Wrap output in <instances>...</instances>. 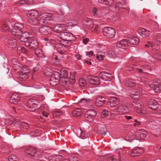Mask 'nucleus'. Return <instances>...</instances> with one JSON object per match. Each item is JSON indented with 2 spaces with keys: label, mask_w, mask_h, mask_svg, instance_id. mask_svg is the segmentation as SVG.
Listing matches in <instances>:
<instances>
[{
  "label": "nucleus",
  "mask_w": 161,
  "mask_h": 161,
  "mask_svg": "<svg viewBox=\"0 0 161 161\" xmlns=\"http://www.w3.org/2000/svg\"><path fill=\"white\" fill-rule=\"evenodd\" d=\"M108 55L109 56H113L114 57H115L116 56L115 53L112 50H110L109 52Z\"/></svg>",
  "instance_id": "obj_52"
},
{
  "label": "nucleus",
  "mask_w": 161,
  "mask_h": 161,
  "mask_svg": "<svg viewBox=\"0 0 161 161\" xmlns=\"http://www.w3.org/2000/svg\"><path fill=\"white\" fill-rule=\"evenodd\" d=\"M82 114L81 110L80 108H76L72 112L73 116L78 117L81 115Z\"/></svg>",
  "instance_id": "obj_30"
},
{
  "label": "nucleus",
  "mask_w": 161,
  "mask_h": 161,
  "mask_svg": "<svg viewBox=\"0 0 161 161\" xmlns=\"http://www.w3.org/2000/svg\"><path fill=\"white\" fill-rule=\"evenodd\" d=\"M142 104L143 103L142 102L140 101H137L133 102L132 106L136 109L137 112L140 113L142 111Z\"/></svg>",
  "instance_id": "obj_15"
},
{
  "label": "nucleus",
  "mask_w": 161,
  "mask_h": 161,
  "mask_svg": "<svg viewBox=\"0 0 161 161\" xmlns=\"http://www.w3.org/2000/svg\"><path fill=\"white\" fill-rule=\"evenodd\" d=\"M65 22L66 24V25L68 26H72L74 24V23L70 21L69 18H66L65 19Z\"/></svg>",
  "instance_id": "obj_42"
},
{
  "label": "nucleus",
  "mask_w": 161,
  "mask_h": 161,
  "mask_svg": "<svg viewBox=\"0 0 161 161\" xmlns=\"http://www.w3.org/2000/svg\"><path fill=\"white\" fill-rule=\"evenodd\" d=\"M17 52L18 53H25L27 54H28V51L24 47H18L17 48Z\"/></svg>",
  "instance_id": "obj_35"
},
{
  "label": "nucleus",
  "mask_w": 161,
  "mask_h": 161,
  "mask_svg": "<svg viewBox=\"0 0 161 161\" xmlns=\"http://www.w3.org/2000/svg\"><path fill=\"white\" fill-rule=\"evenodd\" d=\"M117 46L119 47H122L123 49L126 48L128 46V42L126 39H123L116 43Z\"/></svg>",
  "instance_id": "obj_21"
},
{
  "label": "nucleus",
  "mask_w": 161,
  "mask_h": 161,
  "mask_svg": "<svg viewBox=\"0 0 161 161\" xmlns=\"http://www.w3.org/2000/svg\"><path fill=\"white\" fill-rule=\"evenodd\" d=\"M139 35L143 38H146L149 35V31L144 28H142L138 31Z\"/></svg>",
  "instance_id": "obj_22"
},
{
  "label": "nucleus",
  "mask_w": 161,
  "mask_h": 161,
  "mask_svg": "<svg viewBox=\"0 0 161 161\" xmlns=\"http://www.w3.org/2000/svg\"><path fill=\"white\" fill-rule=\"evenodd\" d=\"M130 97V98L134 100L138 99V98L140 97V95L138 94V93L137 92L135 94H131Z\"/></svg>",
  "instance_id": "obj_44"
},
{
  "label": "nucleus",
  "mask_w": 161,
  "mask_h": 161,
  "mask_svg": "<svg viewBox=\"0 0 161 161\" xmlns=\"http://www.w3.org/2000/svg\"><path fill=\"white\" fill-rule=\"evenodd\" d=\"M135 82L134 80H126L125 84L126 86L129 87H133L135 86Z\"/></svg>",
  "instance_id": "obj_34"
},
{
  "label": "nucleus",
  "mask_w": 161,
  "mask_h": 161,
  "mask_svg": "<svg viewBox=\"0 0 161 161\" xmlns=\"http://www.w3.org/2000/svg\"><path fill=\"white\" fill-rule=\"evenodd\" d=\"M139 81H140L141 82L142 84L145 83L147 81V79L145 78L142 77V78H140L138 79Z\"/></svg>",
  "instance_id": "obj_53"
},
{
  "label": "nucleus",
  "mask_w": 161,
  "mask_h": 161,
  "mask_svg": "<svg viewBox=\"0 0 161 161\" xmlns=\"http://www.w3.org/2000/svg\"><path fill=\"white\" fill-rule=\"evenodd\" d=\"M105 102V100L104 97L100 96L96 98L95 104L97 106L100 107L103 105Z\"/></svg>",
  "instance_id": "obj_18"
},
{
  "label": "nucleus",
  "mask_w": 161,
  "mask_h": 161,
  "mask_svg": "<svg viewBox=\"0 0 161 161\" xmlns=\"http://www.w3.org/2000/svg\"><path fill=\"white\" fill-rule=\"evenodd\" d=\"M38 12L35 10H31L29 11L27 14V17L30 19L29 22L30 23L33 25H38V24H34L33 21L35 20H37L39 15Z\"/></svg>",
  "instance_id": "obj_3"
},
{
  "label": "nucleus",
  "mask_w": 161,
  "mask_h": 161,
  "mask_svg": "<svg viewBox=\"0 0 161 161\" xmlns=\"http://www.w3.org/2000/svg\"><path fill=\"white\" fill-rule=\"evenodd\" d=\"M8 161H18V158L14 155H12L9 156L8 158Z\"/></svg>",
  "instance_id": "obj_40"
},
{
  "label": "nucleus",
  "mask_w": 161,
  "mask_h": 161,
  "mask_svg": "<svg viewBox=\"0 0 161 161\" xmlns=\"http://www.w3.org/2000/svg\"><path fill=\"white\" fill-rule=\"evenodd\" d=\"M8 47L10 48H14L16 47V40L14 38L11 37H8L6 39Z\"/></svg>",
  "instance_id": "obj_14"
},
{
  "label": "nucleus",
  "mask_w": 161,
  "mask_h": 161,
  "mask_svg": "<svg viewBox=\"0 0 161 161\" xmlns=\"http://www.w3.org/2000/svg\"><path fill=\"white\" fill-rule=\"evenodd\" d=\"M26 2V4H31L33 3V0H25Z\"/></svg>",
  "instance_id": "obj_60"
},
{
  "label": "nucleus",
  "mask_w": 161,
  "mask_h": 161,
  "mask_svg": "<svg viewBox=\"0 0 161 161\" xmlns=\"http://www.w3.org/2000/svg\"><path fill=\"white\" fill-rule=\"evenodd\" d=\"M80 103H86L89 104V103H91V101L89 99H86L85 98H83L81 99Z\"/></svg>",
  "instance_id": "obj_48"
},
{
  "label": "nucleus",
  "mask_w": 161,
  "mask_h": 161,
  "mask_svg": "<svg viewBox=\"0 0 161 161\" xmlns=\"http://www.w3.org/2000/svg\"><path fill=\"white\" fill-rule=\"evenodd\" d=\"M25 44L31 49H36L38 46V43L36 40L32 37H29L28 40Z\"/></svg>",
  "instance_id": "obj_4"
},
{
  "label": "nucleus",
  "mask_w": 161,
  "mask_h": 161,
  "mask_svg": "<svg viewBox=\"0 0 161 161\" xmlns=\"http://www.w3.org/2000/svg\"><path fill=\"white\" fill-rule=\"evenodd\" d=\"M29 34L28 32L25 31L23 33L22 32L21 34H15L14 36L16 37L19 38L21 42H25V43L28 40L29 37L27 36H28Z\"/></svg>",
  "instance_id": "obj_10"
},
{
  "label": "nucleus",
  "mask_w": 161,
  "mask_h": 161,
  "mask_svg": "<svg viewBox=\"0 0 161 161\" xmlns=\"http://www.w3.org/2000/svg\"><path fill=\"white\" fill-rule=\"evenodd\" d=\"M86 84V80H85L82 78L79 80V84L81 87H83L85 86Z\"/></svg>",
  "instance_id": "obj_37"
},
{
  "label": "nucleus",
  "mask_w": 161,
  "mask_h": 161,
  "mask_svg": "<svg viewBox=\"0 0 161 161\" xmlns=\"http://www.w3.org/2000/svg\"><path fill=\"white\" fill-rule=\"evenodd\" d=\"M135 148L136 150V151H135V152H137L138 153V155H139L141 154L143 152V150L142 148L136 147Z\"/></svg>",
  "instance_id": "obj_41"
},
{
  "label": "nucleus",
  "mask_w": 161,
  "mask_h": 161,
  "mask_svg": "<svg viewBox=\"0 0 161 161\" xmlns=\"http://www.w3.org/2000/svg\"><path fill=\"white\" fill-rule=\"evenodd\" d=\"M80 136V138L82 139H85L88 137L87 134H86L85 132L81 130V133Z\"/></svg>",
  "instance_id": "obj_45"
},
{
  "label": "nucleus",
  "mask_w": 161,
  "mask_h": 161,
  "mask_svg": "<svg viewBox=\"0 0 161 161\" xmlns=\"http://www.w3.org/2000/svg\"><path fill=\"white\" fill-rule=\"evenodd\" d=\"M150 124H152L153 125V126L154 127V125L155 126H158V124L157 123H156V122H155L154 121H153V122H150Z\"/></svg>",
  "instance_id": "obj_63"
},
{
  "label": "nucleus",
  "mask_w": 161,
  "mask_h": 161,
  "mask_svg": "<svg viewBox=\"0 0 161 161\" xmlns=\"http://www.w3.org/2000/svg\"><path fill=\"white\" fill-rule=\"evenodd\" d=\"M102 114L103 118H105L108 115V111L107 110L104 109L102 112Z\"/></svg>",
  "instance_id": "obj_47"
},
{
  "label": "nucleus",
  "mask_w": 161,
  "mask_h": 161,
  "mask_svg": "<svg viewBox=\"0 0 161 161\" xmlns=\"http://www.w3.org/2000/svg\"><path fill=\"white\" fill-rule=\"evenodd\" d=\"M93 54V52L92 51H90L89 52H87L86 53V56H89L90 57L92 56Z\"/></svg>",
  "instance_id": "obj_57"
},
{
  "label": "nucleus",
  "mask_w": 161,
  "mask_h": 161,
  "mask_svg": "<svg viewBox=\"0 0 161 161\" xmlns=\"http://www.w3.org/2000/svg\"><path fill=\"white\" fill-rule=\"evenodd\" d=\"M84 24L88 28L90 29H92L93 26V22L90 19L88 18L85 19Z\"/></svg>",
  "instance_id": "obj_25"
},
{
  "label": "nucleus",
  "mask_w": 161,
  "mask_h": 161,
  "mask_svg": "<svg viewBox=\"0 0 161 161\" xmlns=\"http://www.w3.org/2000/svg\"><path fill=\"white\" fill-rule=\"evenodd\" d=\"M147 135V132L146 131L143 129H142L140 130H137L134 135L133 133L131 132L129 135L128 136L130 138L134 139L137 140H139V137L142 139H144L146 137Z\"/></svg>",
  "instance_id": "obj_2"
},
{
  "label": "nucleus",
  "mask_w": 161,
  "mask_h": 161,
  "mask_svg": "<svg viewBox=\"0 0 161 161\" xmlns=\"http://www.w3.org/2000/svg\"><path fill=\"white\" fill-rule=\"evenodd\" d=\"M107 161H119L116 158H114V156H111L108 158Z\"/></svg>",
  "instance_id": "obj_51"
},
{
  "label": "nucleus",
  "mask_w": 161,
  "mask_h": 161,
  "mask_svg": "<svg viewBox=\"0 0 161 161\" xmlns=\"http://www.w3.org/2000/svg\"><path fill=\"white\" fill-rule=\"evenodd\" d=\"M153 90L155 93L158 92L159 91H161V85L158 84V86H156L155 88L153 89Z\"/></svg>",
  "instance_id": "obj_49"
},
{
  "label": "nucleus",
  "mask_w": 161,
  "mask_h": 161,
  "mask_svg": "<svg viewBox=\"0 0 161 161\" xmlns=\"http://www.w3.org/2000/svg\"><path fill=\"white\" fill-rule=\"evenodd\" d=\"M75 57L78 60H80L81 59V56L79 54H75Z\"/></svg>",
  "instance_id": "obj_62"
},
{
  "label": "nucleus",
  "mask_w": 161,
  "mask_h": 161,
  "mask_svg": "<svg viewBox=\"0 0 161 161\" xmlns=\"http://www.w3.org/2000/svg\"><path fill=\"white\" fill-rule=\"evenodd\" d=\"M110 105L112 107H114L119 103V100L116 97H113L109 100Z\"/></svg>",
  "instance_id": "obj_19"
},
{
  "label": "nucleus",
  "mask_w": 161,
  "mask_h": 161,
  "mask_svg": "<svg viewBox=\"0 0 161 161\" xmlns=\"http://www.w3.org/2000/svg\"><path fill=\"white\" fill-rule=\"evenodd\" d=\"M158 43L155 42H148L147 44L145 45L146 47H151L153 49H155L158 47Z\"/></svg>",
  "instance_id": "obj_31"
},
{
  "label": "nucleus",
  "mask_w": 161,
  "mask_h": 161,
  "mask_svg": "<svg viewBox=\"0 0 161 161\" xmlns=\"http://www.w3.org/2000/svg\"><path fill=\"white\" fill-rule=\"evenodd\" d=\"M148 107L153 110H156L158 107V103L156 100L151 99L148 102Z\"/></svg>",
  "instance_id": "obj_17"
},
{
  "label": "nucleus",
  "mask_w": 161,
  "mask_h": 161,
  "mask_svg": "<svg viewBox=\"0 0 161 161\" xmlns=\"http://www.w3.org/2000/svg\"><path fill=\"white\" fill-rule=\"evenodd\" d=\"M99 2L101 3H104L105 4L109 3V1L108 0H99Z\"/></svg>",
  "instance_id": "obj_56"
},
{
  "label": "nucleus",
  "mask_w": 161,
  "mask_h": 161,
  "mask_svg": "<svg viewBox=\"0 0 161 161\" xmlns=\"http://www.w3.org/2000/svg\"><path fill=\"white\" fill-rule=\"evenodd\" d=\"M128 41L130 43L133 45L137 44L139 41V39L136 36L130 37Z\"/></svg>",
  "instance_id": "obj_26"
},
{
  "label": "nucleus",
  "mask_w": 161,
  "mask_h": 161,
  "mask_svg": "<svg viewBox=\"0 0 161 161\" xmlns=\"http://www.w3.org/2000/svg\"><path fill=\"white\" fill-rule=\"evenodd\" d=\"M0 26L3 32H7L9 31V27L6 21L2 22Z\"/></svg>",
  "instance_id": "obj_24"
},
{
  "label": "nucleus",
  "mask_w": 161,
  "mask_h": 161,
  "mask_svg": "<svg viewBox=\"0 0 161 161\" xmlns=\"http://www.w3.org/2000/svg\"><path fill=\"white\" fill-rule=\"evenodd\" d=\"M34 99H31L27 102V107L29 108L28 110L30 111L35 110L37 107L36 104L34 102Z\"/></svg>",
  "instance_id": "obj_16"
},
{
  "label": "nucleus",
  "mask_w": 161,
  "mask_h": 161,
  "mask_svg": "<svg viewBox=\"0 0 161 161\" xmlns=\"http://www.w3.org/2000/svg\"><path fill=\"white\" fill-rule=\"evenodd\" d=\"M27 2L25 0H20L17 2L15 4L17 6L23 5L25 4H26Z\"/></svg>",
  "instance_id": "obj_43"
},
{
  "label": "nucleus",
  "mask_w": 161,
  "mask_h": 161,
  "mask_svg": "<svg viewBox=\"0 0 161 161\" xmlns=\"http://www.w3.org/2000/svg\"><path fill=\"white\" fill-rule=\"evenodd\" d=\"M30 71V69L27 66H24L19 72L20 76L19 79L23 80L27 78V75Z\"/></svg>",
  "instance_id": "obj_6"
},
{
  "label": "nucleus",
  "mask_w": 161,
  "mask_h": 161,
  "mask_svg": "<svg viewBox=\"0 0 161 161\" xmlns=\"http://www.w3.org/2000/svg\"><path fill=\"white\" fill-rule=\"evenodd\" d=\"M134 122L135 123L134 124V126H135L136 125H139L141 124L140 122V121H138L136 119L134 120Z\"/></svg>",
  "instance_id": "obj_59"
},
{
  "label": "nucleus",
  "mask_w": 161,
  "mask_h": 161,
  "mask_svg": "<svg viewBox=\"0 0 161 161\" xmlns=\"http://www.w3.org/2000/svg\"><path fill=\"white\" fill-rule=\"evenodd\" d=\"M97 113L93 110H90L86 112L85 114V119L89 121H92L94 119V117L96 116Z\"/></svg>",
  "instance_id": "obj_9"
},
{
  "label": "nucleus",
  "mask_w": 161,
  "mask_h": 161,
  "mask_svg": "<svg viewBox=\"0 0 161 161\" xmlns=\"http://www.w3.org/2000/svg\"><path fill=\"white\" fill-rule=\"evenodd\" d=\"M36 149L33 147H30L28 148L25 151V153L32 156H34V154L36 153Z\"/></svg>",
  "instance_id": "obj_28"
},
{
  "label": "nucleus",
  "mask_w": 161,
  "mask_h": 161,
  "mask_svg": "<svg viewBox=\"0 0 161 161\" xmlns=\"http://www.w3.org/2000/svg\"><path fill=\"white\" fill-rule=\"evenodd\" d=\"M97 9L96 8H93L92 10V14L94 15H96L97 14Z\"/></svg>",
  "instance_id": "obj_55"
},
{
  "label": "nucleus",
  "mask_w": 161,
  "mask_h": 161,
  "mask_svg": "<svg viewBox=\"0 0 161 161\" xmlns=\"http://www.w3.org/2000/svg\"><path fill=\"white\" fill-rule=\"evenodd\" d=\"M61 75L58 72H56L52 75L51 79L50 80V84H52L53 83L54 79L55 82H58L59 80L61 79L60 76Z\"/></svg>",
  "instance_id": "obj_20"
},
{
  "label": "nucleus",
  "mask_w": 161,
  "mask_h": 161,
  "mask_svg": "<svg viewBox=\"0 0 161 161\" xmlns=\"http://www.w3.org/2000/svg\"><path fill=\"white\" fill-rule=\"evenodd\" d=\"M53 31V28L48 26H44L39 29V32L42 35H47L51 33Z\"/></svg>",
  "instance_id": "obj_13"
},
{
  "label": "nucleus",
  "mask_w": 161,
  "mask_h": 161,
  "mask_svg": "<svg viewBox=\"0 0 161 161\" xmlns=\"http://www.w3.org/2000/svg\"><path fill=\"white\" fill-rule=\"evenodd\" d=\"M63 114V112L61 110H58L55 111L53 113L54 117H57L62 115Z\"/></svg>",
  "instance_id": "obj_38"
},
{
  "label": "nucleus",
  "mask_w": 161,
  "mask_h": 161,
  "mask_svg": "<svg viewBox=\"0 0 161 161\" xmlns=\"http://www.w3.org/2000/svg\"><path fill=\"white\" fill-rule=\"evenodd\" d=\"M114 112H118L120 113H126L127 112V108L125 106L122 105H120L119 107L115 108Z\"/></svg>",
  "instance_id": "obj_27"
},
{
  "label": "nucleus",
  "mask_w": 161,
  "mask_h": 161,
  "mask_svg": "<svg viewBox=\"0 0 161 161\" xmlns=\"http://www.w3.org/2000/svg\"><path fill=\"white\" fill-rule=\"evenodd\" d=\"M98 28V26H96L95 27L94 29L93 30V32H98V31L97 30V29Z\"/></svg>",
  "instance_id": "obj_64"
},
{
  "label": "nucleus",
  "mask_w": 161,
  "mask_h": 161,
  "mask_svg": "<svg viewBox=\"0 0 161 161\" xmlns=\"http://www.w3.org/2000/svg\"><path fill=\"white\" fill-rule=\"evenodd\" d=\"M42 115L43 116H45L46 118H47L48 117L49 114L48 113H47L45 111H42Z\"/></svg>",
  "instance_id": "obj_58"
},
{
  "label": "nucleus",
  "mask_w": 161,
  "mask_h": 161,
  "mask_svg": "<svg viewBox=\"0 0 161 161\" xmlns=\"http://www.w3.org/2000/svg\"><path fill=\"white\" fill-rule=\"evenodd\" d=\"M135 151H136L135 148L131 151L130 152V154L132 156L135 157L139 155H138V153L137 152H135Z\"/></svg>",
  "instance_id": "obj_50"
},
{
  "label": "nucleus",
  "mask_w": 161,
  "mask_h": 161,
  "mask_svg": "<svg viewBox=\"0 0 161 161\" xmlns=\"http://www.w3.org/2000/svg\"><path fill=\"white\" fill-rule=\"evenodd\" d=\"M87 80L91 84L98 85L100 83V80L98 76L90 75L88 77Z\"/></svg>",
  "instance_id": "obj_11"
},
{
  "label": "nucleus",
  "mask_w": 161,
  "mask_h": 161,
  "mask_svg": "<svg viewBox=\"0 0 161 161\" xmlns=\"http://www.w3.org/2000/svg\"><path fill=\"white\" fill-rule=\"evenodd\" d=\"M159 83V82H154L153 84H150L149 85V86L150 87H155L154 88H155L156 86H158V84Z\"/></svg>",
  "instance_id": "obj_54"
},
{
  "label": "nucleus",
  "mask_w": 161,
  "mask_h": 161,
  "mask_svg": "<svg viewBox=\"0 0 161 161\" xmlns=\"http://www.w3.org/2000/svg\"><path fill=\"white\" fill-rule=\"evenodd\" d=\"M99 76L102 80L105 81H110L112 77L110 74L105 71L101 72L99 74Z\"/></svg>",
  "instance_id": "obj_12"
},
{
  "label": "nucleus",
  "mask_w": 161,
  "mask_h": 161,
  "mask_svg": "<svg viewBox=\"0 0 161 161\" xmlns=\"http://www.w3.org/2000/svg\"><path fill=\"white\" fill-rule=\"evenodd\" d=\"M35 49V54L39 58H43L44 57V55L40 49L36 48Z\"/></svg>",
  "instance_id": "obj_32"
},
{
  "label": "nucleus",
  "mask_w": 161,
  "mask_h": 161,
  "mask_svg": "<svg viewBox=\"0 0 161 161\" xmlns=\"http://www.w3.org/2000/svg\"><path fill=\"white\" fill-rule=\"evenodd\" d=\"M63 25H58L53 29V30L57 33H58L63 31Z\"/></svg>",
  "instance_id": "obj_33"
},
{
  "label": "nucleus",
  "mask_w": 161,
  "mask_h": 161,
  "mask_svg": "<svg viewBox=\"0 0 161 161\" xmlns=\"http://www.w3.org/2000/svg\"><path fill=\"white\" fill-rule=\"evenodd\" d=\"M56 18L57 17L53 15L44 14L39 15L37 20H35L33 22L34 24H38L42 25L48 23V22L49 21L55 20Z\"/></svg>",
  "instance_id": "obj_1"
},
{
  "label": "nucleus",
  "mask_w": 161,
  "mask_h": 161,
  "mask_svg": "<svg viewBox=\"0 0 161 161\" xmlns=\"http://www.w3.org/2000/svg\"><path fill=\"white\" fill-rule=\"evenodd\" d=\"M89 41V39L88 38H86L85 39H84L83 40V42L85 44H86Z\"/></svg>",
  "instance_id": "obj_61"
},
{
  "label": "nucleus",
  "mask_w": 161,
  "mask_h": 161,
  "mask_svg": "<svg viewBox=\"0 0 161 161\" xmlns=\"http://www.w3.org/2000/svg\"><path fill=\"white\" fill-rule=\"evenodd\" d=\"M24 28L23 25L20 23H16L14 25L12 31H11L13 35H15V34H21L23 31L21 30Z\"/></svg>",
  "instance_id": "obj_8"
},
{
  "label": "nucleus",
  "mask_w": 161,
  "mask_h": 161,
  "mask_svg": "<svg viewBox=\"0 0 161 161\" xmlns=\"http://www.w3.org/2000/svg\"><path fill=\"white\" fill-rule=\"evenodd\" d=\"M60 78L61 79H65V81H67V80L68 79V74L66 73V71H65L64 72V73H63L62 74H60Z\"/></svg>",
  "instance_id": "obj_46"
},
{
  "label": "nucleus",
  "mask_w": 161,
  "mask_h": 161,
  "mask_svg": "<svg viewBox=\"0 0 161 161\" xmlns=\"http://www.w3.org/2000/svg\"><path fill=\"white\" fill-rule=\"evenodd\" d=\"M63 158L62 155H58L54 156L53 157L49 158V161H60Z\"/></svg>",
  "instance_id": "obj_29"
},
{
  "label": "nucleus",
  "mask_w": 161,
  "mask_h": 161,
  "mask_svg": "<svg viewBox=\"0 0 161 161\" xmlns=\"http://www.w3.org/2000/svg\"><path fill=\"white\" fill-rule=\"evenodd\" d=\"M29 127V124L26 122L22 123L20 125L21 129L23 131H25V130H27Z\"/></svg>",
  "instance_id": "obj_36"
},
{
  "label": "nucleus",
  "mask_w": 161,
  "mask_h": 161,
  "mask_svg": "<svg viewBox=\"0 0 161 161\" xmlns=\"http://www.w3.org/2000/svg\"><path fill=\"white\" fill-rule=\"evenodd\" d=\"M104 58V56L102 53L98 52L97 55V58L99 61L103 60Z\"/></svg>",
  "instance_id": "obj_39"
},
{
  "label": "nucleus",
  "mask_w": 161,
  "mask_h": 161,
  "mask_svg": "<svg viewBox=\"0 0 161 161\" xmlns=\"http://www.w3.org/2000/svg\"><path fill=\"white\" fill-rule=\"evenodd\" d=\"M103 35L108 38H112L115 34L114 29L109 27H105L103 30Z\"/></svg>",
  "instance_id": "obj_5"
},
{
  "label": "nucleus",
  "mask_w": 161,
  "mask_h": 161,
  "mask_svg": "<svg viewBox=\"0 0 161 161\" xmlns=\"http://www.w3.org/2000/svg\"><path fill=\"white\" fill-rule=\"evenodd\" d=\"M60 37L64 40L69 42L75 39V37L72 34L68 32H61Z\"/></svg>",
  "instance_id": "obj_7"
},
{
  "label": "nucleus",
  "mask_w": 161,
  "mask_h": 161,
  "mask_svg": "<svg viewBox=\"0 0 161 161\" xmlns=\"http://www.w3.org/2000/svg\"><path fill=\"white\" fill-rule=\"evenodd\" d=\"M19 97L16 94H14L11 96L9 100L10 103L14 104H16L19 100Z\"/></svg>",
  "instance_id": "obj_23"
}]
</instances>
